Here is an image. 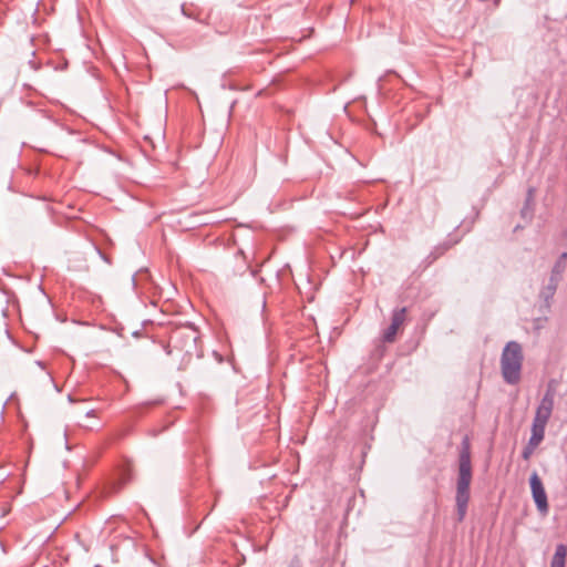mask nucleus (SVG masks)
<instances>
[{
	"mask_svg": "<svg viewBox=\"0 0 567 567\" xmlns=\"http://www.w3.org/2000/svg\"><path fill=\"white\" fill-rule=\"evenodd\" d=\"M472 482L471 453L467 441L463 442V447L458 460V476L456 482V513L457 520L462 522L467 512L470 502V485Z\"/></svg>",
	"mask_w": 567,
	"mask_h": 567,
	"instance_id": "nucleus-1",
	"label": "nucleus"
},
{
	"mask_svg": "<svg viewBox=\"0 0 567 567\" xmlns=\"http://www.w3.org/2000/svg\"><path fill=\"white\" fill-rule=\"evenodd\" d=\"M523 360L522 346L516 341H509L503 349L501 357L502 375L506 383L516 384L519 382Z\"/></svg>",
	"mask_w": 567,
	"mask_h": 567,
	"instance_id": "nucleus-2",
	"label": "nucleus"
},
{
	"mask_svg": "<svg viewBox=\"0 0 567 567\" xmlns=\"http://www.w3.org/2000/svg\"><path fill=\"white\" fill-rule=\"evenodd\" d=\"M555 393L553 390H547L542 398L532 424V432L545 436L546 425L551 416L554 410Z\"/></svg>",
	"mask_w": 567,
	"mask_h": 567,
	"instance_id": "nucleus-3",
	"label": "nucleus"
},
{
	"mask_svg": "<svg viewBox=\"0 0 567 567\" xmlns=\"http://www.w3.org/2000/svg\"><path fill=\"white\" fill-rule=\"evenodd\" d=\"M530 489L533 499L536 504V507L538 512L543 515H546L548 513V502H547V495L544 488V485L542 483V480L539 478L538 474L534 472L529 478Z\"/></svg>",
	"mask_w": 567,
	"mask_h": 567,
	"instance_id": "nucleus-4",
	"label": "nucleus"
},
{
	"mask_svg": "<svg viewBox=\"0 0 567 567\" xmlns=\"http://www.w3.org/2000/svg\"><path fill=\"white\" fill-rule=\"evenodd\" d=\"M406 320V308H399L393 310L391 324L383 332V341L393 342L395 340L398 331L401 329Z\"/></svg>",
	"mask_w": 567,
	"mask_h": 567,
	"instance_id": "nucleus-5",
	"label": "nucleus"
},
{
	"mask_svg": "<svg viewBox=\"0 0 567 567\" xmlns=\"http://www.w3.org/2000/svg\"><path fill=\"white\" fill-rule=\"evenodd\" d=\"M545 436L532 432L530 437L528 440L527 445L524 447L522 452V456L524 460H529L533 455L534 451L538 447V445L543 442Z\"/></svg>",
	"mask_w": 567,
	"mask_h": 567,
	"instance_id": "nucleus-6",
	"label": "nucleus"
},
{
	"mask_svg": "<svg viewBox=\"0 0 567 567\" xmlns=\"http://www.w3.org/2000/svg\"><path fill=\"white\" fill-rule=\"evenodd\" d=\"M197 338H198L197 332L195 330L186 329V330L175 331L174 334L172 336L171 340L175 343V347L177 346V343L179 342L181 339H186L193 346H195Z\"/></svg>",
	"mask_w": 567,
	"mask_h": 567,
	"instance_id": "nucleus-7",
	"label": "nucleus"
},
{
	"mask_svg": "<svg viewBox=\"0 0 567 567\" xmlns=\"http://www.w3.org/2000/svg\"><path fill=\"white\" fill-rule=\"evenodd\" d=\"M567 556V547L564 544L556 546L555 554L550 561V567H565Z\"/></svg>",
	"mask_w": 567,
	"mask_h": 567,
	"instance_id": "nucleus-8",
	"label": "nucleus"
},
{
	"mask_svg": "<svg viewBox=\"0 0 567 567\" xmlns=\"http://www.w3.org/2000/svg\"><path fill=\"white\" fill-rule=\"evenodd\" d=\"M566 254H563L559 259L557 260V262L555 264L554 268H553V271H551V276L554 277H557L558 279L560 278L563 271L565 270V267H566Z\"/></svg>",
	"mask_w": 567,
	"mask_h": 567,
	"instance_id": "nucleus-9",
	"label": "nucleus"
},
{
	"mask_svg": "<svg viewBox=\"0 0 567 567\" xmlns=\"http://www.w3.org/2000/svg\"><path fill=\"white\" fill-rule=\"evenodd\" d=\"M559 279L557 277L550 276L549 284L546 289L542 292V295L547 299L553 297L557 289Z\"/></svg>",
	"mask_w": 567,
	"mask_h": 567,
	"instance_id": "nucleus-10",
	"label": "nucleus"
},
{
	"mask_svg": "<svg viewBox=\"0 0 567 567\" xmlns=\"http://www.w3.org/2000/svg\"><path fill=\"white\" fill-rule=\"evenodd\" d=\"M533 193H534V189L529 188L525 207L522 209V215L525 218H530V216H532V212H533V209H532Z\"/></svg>",
	"mask_w": 567,
	"mask_h": 567,
	"instance_id": "nucleus-11",
	"label": "nucleus"
},
{
	"mask_svg": "<svg viewBox=\"0 0 567 567\" xmlns=\"http://www.w3.org/2000/svg\"><path fill=\"white\" fill-rule=\"evenodd\" d=\"M87 416H94V410H91L86 413Z\"/></svg>",
	"mask_w": 567,
	"mask_h": 567,
	"instance_id": "nucleus-12",
	"label": "nucleus"
}]
</instances>
